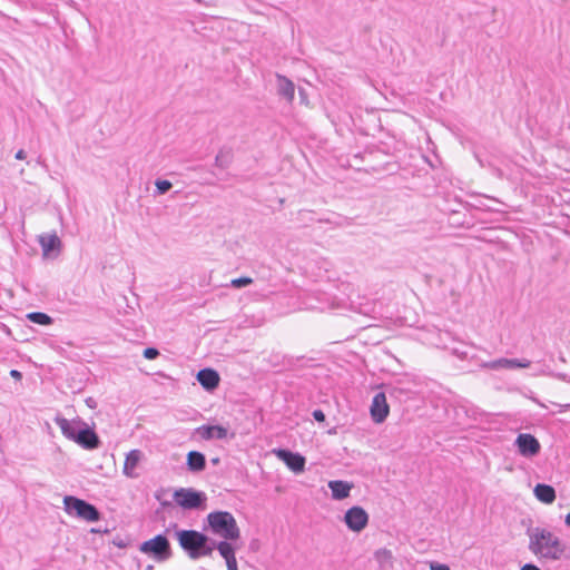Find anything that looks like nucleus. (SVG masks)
Listing matches in <instances>:
<instances>
[{"mask_svg": "<svg viewBox=\"0 0 570 570\" xmlns=\"http://www.w3.org/2000/svg\"><path fill=\"white\" fill-rule=\"evenodd\" d=\"M529 550L541 558L561 560L567 551V544L546 528L527 529Z\"/></svg>", "mask_w": 570, "mask_h": 570, "instance_id": "1", "label": "nucleus"}, {"mask_svg": "<svg viewBox=\"0 0 570 570\" xmlns=\"http://www.w3.org/2000/svg\"><path fill=\"white\" fill-rule=\"evenodd\" d=\"M170 527H173L174 538L177 540L179 548L190 560L212 557L213 538L205 531L180 529L176 522H171Z\"/></svg>", "mask_w": 570, "mask_h": 570, "instance_id": "2", "label": "nucleus"}, {"mask_svg": "<svg viewBox=\"0 0 570 570\" xmlns=\"http://www.w3.org/2000/svg\"><path fill=\"white\" fill-rule=\"evenodd\" d=\"M53 421L60 428L65 438L77 443L82 449L91 451L100 448L101 440L96 433L95 428L89 426L82 419L68 420L58 414Z\"/></svg>", "mask_w": 570, "mask_h": 570, "instance_id": "3", "label": "nucleus"}, {"mask_svg": "<svg viewBox=\"0 0 570 570\" xmlns=\"http://www.w3.org/2000/svg\"><path fill=\"white\" fill-rule=\"evenodd\" d=\"M203 531L223 539H240V529L229 511L216 510L203 520Z\"/></svg>", "mask_w": 570, "mask_h": 570, "instance_id": "4", "label": "nucleus"}, {"mask_svg": "<svg viewBox=\"0 0 570 570\" xmlns=\"http://www.w3.org/2000/svg\"><path fill=\"white\" fill-rule=\"evenodd\" d=\"M170 530H173V527L169 524L164 532L140 542L138 550L158 563L168 561L174 554L170 541L167 537Z\"/></svg>", "mask_w": 570, "mask_h": 570, "instance_id": "5", "label": "nucleus"}, {"mask_svg": "<svg viewBox=\"0 0 570 570\" xmlns=\"http://www.w3.org/2000/svg\"><path fill=\"white\" fill-rule=\"evenodd\" d=\"M63 509L67 514L87 522H98L102 519V513L95 504L75 495H65Z\"/></svg>", "mask_w": 570, "mask_h": 570, "instance_id": "6", "label": "nucleus"}, {"mask_svg": "<svg viewBox=\"0 0 570 570\" xmlns=\"http://www.w3.org/2000/svg\"><path fill=\"white\" fill-rule=\"evenodd\" d=\"M173 499L183 510L202 511L206 509V493L194 488L176 489L173 493Z\"/></svg>", "mask_w": 570, "mask_h": 570, "instance_id": "7", "label": "nucleus"}, {"mask_svg": "<svg viewBox=\"0 0 570 570\" xmlns=\"http://www.w3.org/2000/svg\"><path fill=\"white\" fill-rule=\"evenodd\" d=\"M343 521L350 531L360 533L367 527L370 515L363 507L353 505L345 511Z\"/></svg>", "mask_w": 570, "mask_h": 570, "instance_id": "8", "label": "nucleus"}, {"mask_svg": "<svg viewBox=\"0 0 570 570\" xmlns=\"http://www.w3.org/2000/svg\"><path fill=\"white\" fill-rule=\"evenodd\" d=\"M275 456L294 473L299 474L305 471L306 458L298 452H293L286 448H277L272 451Z\"/></svg>", "mask_w": 570, "mask_h": 570, "instance_id": "9", "label": "nucleus"}, {"mask_svg": "<svg viewBox=\"0 0 570 570\" xmlns=\"http://www.w3.org/2000/svg\"><path fill=\"white\" fill-rule=\"evenodd\" d=\"M518 453L524 458H533L541 451V444L531 433H520L515 441Z\"/></svg>", "mask_w": 570, "mask_h": 570, "instance_id": "10", "label": "nucleus"}, {"mask_svg": "<svg viewBox=\"0 0 570 570\" xmlns=\"http://www.w3.org/2000/svg\"><path fill=\"white\" fill-rule=\"evenodd\" d=\"M390 413V406L386 402L384 392H379L373 396L370 407V414L374 423H383Z\"/></svg>", "mask_w": 570, "mask_h": 570, "instance_id": "11", "label": "nucleus"}, {"mask_svg": "<svg viewBox=\"0 0 570 570\" xmlns=\"http://www.w3.org/2000/svg\"><path fill=\"white\" fill-rule=\"evenodd\" d=\"M196 380L206 392L212 393L219 386L220 375L213 367H204L197 372Z\"/></svg>", "mask_w": 570, "mask_h": 570, "instance_id": "12", "label": "nucleus"}, {"mask_svg": "<svg viewBox=\"0 0 570 570\" xmlns=\"http://www.w3.org/2000/svg\"><path fill=\"white\" fill-rule=\"evenodd\" d=\"M195 434L206 441L224 440L228 435V430L220 424H203L195 429Z\"/></svg>", "mask_w": 570, "mask_h": 570, "instance_id": "13", "label": "nucleus"}, {"mask_svg": "<svg viewBox=\"0 0 570 570\" xmlns=\"http://www.w3.org/2000/svg\"><path fill=\"white\" fill-rule=\"evenodd\" d=\"M39 243L42 248V255L45 257H57L60 253L61 240L57 236V234L52 235H41L39 237Z\"/></svg>", "mask_w": 570, "mask_h": 570, "instance_id": "14", "label": "nucleus"}, {"mask_svg": "<svg viewBox=\"0 0 570 570\" xmlns=\"http://www.w3.org/2000/svg\"><path fill=\"white\" fill-rule=\"evenodd\" d=\"M238 539H223L215 540L213 539L212 543V553L217 550L219 556L226 560L234 559L236 557L237 546L235 542Z\"/></svg>", "mask_w": 570, "mask_h": 570, "instance_id": "15", "label": "nucleus"}, {"mask_svg": "<svg viewBox=\"0 0 570 570\" xmlns=\"http://www.w3.org/2000/svg\"><path fill=\"white\" fill-rule=\"evenodd\" d=\"M327 487L331 490L332 499L335 501H342L350 497L354 484L345 480H331L328 481Z\"/></svg>", "mask_w": 570, "mask_h": 570, "instance_id": "16", "label": "nucleus"}, {"mask_svg": "<svg viewBox=\"0 0 570 570\" xmlns=\"http://www.w3.org/2000/svg\"><path fill=\"white\" fill-rule=\"evenodd\" d=\"M277 95L292 102L295 96L294 82L284 75L276 73Z\"/></svg>", "mask_w": 570, "mask_h": 570, "instance_id": "17", "label": "nucleus"}, {"mask_svg": "<svg viewBox=\"0 0 570 570\" xmlns=\"http://www.w3.org/2000/svg\"><path fill=\"white\" fill-rule=\"evenodd\" d=\"M186 469L191 473H199L206 469V456L203 452L193 450L187 453Z\"/></svg>", "mask_w": 570, "mask_h": 570, "instance_id": "18", "label": "nucleus"}, {"mask_svg": "<svg viewBox=\"0 0 570 570\" xmlns=\"http://www.w3.org/2000/svg\"><path fill=\"white\" fill-rule=\"evenodd\" d=\"M535 499L544 504H551L556 501V489L547 483H537L533 489Z\"/></svg>", "mask_w": 570, "mask_h": 570, "instance_id": "19", "label": "nucleus"}, {"mask_svg": "<svg viewBox=\"0 0 570 570\" xmlns=\"http://www.w3.org/2000/svg\"><path fill=\"white\" fill-rule=\"evenodd\" d=\"M142 456V452L140 450H131L127 453L122 472L126 476L134 478L136 476L134 470L138 466L140 459Z\"/></svg>", "mask_w": 570, "mask_h": 570, "instance_id": "20", "label": "nucleus"}, {"mask_svg": "<svg viewBox=\"0 0 570 570\" xmlns=\"http://www.w3.org/2000/svg\"><path fill=\"white\" fill-rule=\"evenodd\" d=\"M234 160V150L232 147L223 146L219 148L214 165L220 169H227Z\"/></svg>", "mask_w": 570, "mask_h": 570, "instance_id": "21", "label": "nucleus"}, {"mask_svg": "<svg viewBox=\"0 0 570 570\" xmlns=\"http://www.w3.org/2000/svg\"><path fill=\"white\" fill-rule=\"evenodd\" d=\"M374 558L382 569H384L386 566L392 567L393 564L392 551L386 548H381L376 550L374 552Z\"/></svg>", "mask_w": 570, "mask_h": 570, "instance_id": "22", "label": "nucleus"}, {"mask_svg": "<svg viewBox=\"0 0 570 570\" xmlns=\"http://www.w3.org/2000/svg\"><path fill=\"white\" fill-rule=\"evenodd\" d=\"M27 320L33 324L48 326L53 323V318L43 312H30L27 314Z\"/></svg>", "mask_w": 570, "mask_h": 570, "instance_id": "23", "label": "nucleus"}, {"mask_svg": "<svg viewBox=\"0 0 570 570\" xmlns=\"http://www.w3.org/2000/svg\"><path fill=\"white\" fill-rule=\"evenodd\" d=\"M508 364H509L508 358L501 357V358L493 360L490 362H483V363H481V367L489 368L492 371H500V370H508Z\"/></svg>", "mask_w": 570, "mask_h": 570, "instance_id": "24", "label": "nucleus"}, {"mask_svg": "<svg viewBox=\"0 0 570 570\" xmlns=\"http://www.w3.org/2000/svg\"><path fill=\"white\" fill-rule=\"evenodd\" d=\"M155 186H156L155 195H164L170 190V188L173 187V184H171V181H169L167 179L158 178L155 181Z\"/></svg>", "mask_w": 570, "mask_h": 570, "instance_id": "25", "label": "nucleus"}, {"mask_svg": "<svg viewBox=\"0 0 570 570\" xmlns=\"http://www.w3.org/2000/svg\"><path fill=\"white\" fill-rule=\"evenodd\" d=\"M508 370L528 368L531 362L527 358H508Z\"/></svg>", "mask_w": 570, "mask_h": 570, "instance_id": "26", "label": "nucleus"}, {"mask_svg": "<svg viewBox=\"0 0 570 570\" xmlns=\"http://www.w3.org/2000/svg\"><path fill=\"white\" fill-rule=\"evenodd\" d=\"M252 283H253V278H250L248 276H240V277H237V278H234L230 281V285L234 288H243V287L250 285Z\"/></svg>", "mask_w": 570, "mask_h": 570, "instance_id": "27", "label": "nucleus"}, {"mask_svg": "<svg viewBox=\"0 0 570 570\" xmlns=\"http://www.w3.org/2000/svg\"><path fill=\"white\" fill-rule=\"evenodd\" d=\"M159 354L160 353H159L158 348H156L154 346H148L142 351V356L147 360H155L159 356Z\"/></svg>", "mask_w": 570, "mask_h": 570, "instance_id": "28", "label": "nucleus"}, {"mask_svg": "<svg viewBox=\"0 0 570 570\" xmlns=\"http://www.w3.org/2000/svg\"><path fill=\"white\" fill-rule=\"evenodd\" d=\"M111 543L120 549H125L130 544L129 538H122L120 535H116Z\"/></svg>", "mask_w": 570, "mask_h": 570, "instance_id": "29", "label": "nucleus"}, {"mask_svg": "<svg viewBox=\"0 0 570 570\" xmlns=\"http://www.w3.org/2000/svg\"><path fill=\"white\" fill-rule=\"evenodd\" d=\"M164 492H165V490H163V489L156 491L155 492V499L160 502V505L163 508H171L173 503L170 501L161 500V495H163Z\"/></svg>", "mask_w": 570, "mask_h": 570, "instance_id": "30", "label": "nucleus"}, {"mask_svg": "<svg viewBox=\"0 0 570 570\" xmlns=\"http://www.w3.org/2000/svg\"><path fill=\"white\" fill-rule=\"evenodd\" d=\"M312 416L318 423H324L325 420H326V415H325V413L321 409H315L312 412Z\"/></svg>", "mask_w": 570, "mask_h": 570, "instance_id": "31", "label": "nucleus"}, {"mask_svg": "<svg viewBox=\"0 0 570 570\" xmlns=\"http://www.w3.org/2000/svg\"><path fill=\"white\" fill-rule=\"evenodd\" d=\"M452 354L456 355L461 360H466L469 357V351L459 347H453Z\"/></svg>", "mask_w": 570, "mask_h": 570, "instance_id": "32", "label": "nucleus"}, {"mask_svg": "<svg viewBox=\"0 0 570 570\" xmlns=\"http://www.w3.org/2000/svg\"><path fill=\"white\" fill-rule=\"evenodd\" d=\"M430 570H450V567L445 563L432 561V562H430Z\"/></svg>", "mask_w": 570, "mask_h": 570, "instance_id": "33", "label": "nucleus"}, {"mask_svg": "<svg viewBox=\"0 0 570 570\" xmlns=\"http://www.w3.org/2000/svg\"><path fill=\"white\" fill-rule=\"evenodd\" d=\"M227 570H238L236 557L234 559L226 560Z\"/></svg>", "mask_w": 570, "mask_h": 570, "instance_id": "34", "label": "nucleus"}, {"mask_svg": "<svg viewBox=\"0 0 570 570\" xmlns=\"http://www.w3.org/2000/svg\"><path fill=\"white\" fill-rule=\"evenodd\" d=\"M521 570H541L537 564L528 562L521 567Z\"/></svg>", "mask_w": 570, "mask_h": 570, "instance_id": "35", "label": "nucleus"}, {"mask_svg": "<svg viewBox=\"0 0 570 570\" xmlns=\"http://www.w3.org/2000/svg\"><path fill=\"white\" fill-rule=\"evenodd\" d=\"M10 376L17 381H20L22 379V373L13 368L10 371Z\"/></svg>", "mask_w": 570, "mask_h": 570, "instance_id": "36", "label": "nucleus"}, {"mask_svg": "<svg viewBox=\"0 0 570 570\" xmlns=\"http://www.w3.org/2000/svg\"><path fill=\"white\" fill-rule=\"evenodd\" d=\"M86 404L88 407L90 409H96L97 407V402L94 397L89 396L86 399Z\"/></svg>", "mask_w": 570, "mask_h": 570, "instance_id": "37", "label": "nucleus"}, {"mask_svg": "<svg viewBox=\"0 0 570 570\" xmlns=\"http://www.w3.org/2000/svg\"><path fill=\"white\" fill-rule=\"evenodd\" d=\"M27 157V154L23 149H19L17 153H16V159H19V160H22Z\"/></svg>", "mask_w": 570, "mask_h": 570, "instance_id": "38", "label": "nucleus"}, {"mask_svg": "<svg viewBox=\"0 0 570 570\" xmlns=\"http://www.w3.org/2000/svg\"><path fill=\"white\" fill-rule=\"evenodd\" d=\"M298 94L301 96L302 102H305L307 100V95L304 88H299Z\"/></svg>", "mask_w": 570, "mask_h": 570, "instance_id": "39", "label": "nucleus"}, {"mask_svg": "<svg viewBox=\"0 0 570 570\" xmlns=\"http://www.w3.org/2000/svg\"><path fill=\"white\" fill-rule=\"evenodd\" d=\"M551 375H552L553 377H557V379L562 380V381H566V380H567V376H568L567 374H562V373H557V374L551 373Z\"/></svg>", "mask_w": 570, "mask_h": 570, "instance_id": "40", "label": "nucleus"}, {"mask_svg": "<svg viewBox=\"0 0 570 570\" xmlns=\"http://www.w3.org/2000/svg\"><path fill=\"white\" fill-rule=\"evenodd\" d=\"M564 523H566L567 527L570 528V512L568 514H566Z\"/></svg>", "mask_w": 570, "mask_h": 570, "instance_id": "41", "label": "nucleus"}, {"mask_svg": "<svg viewBox=\"0 0 570 570\" xmlns=\"http://www.w3.org/2000/svg\"><path fill=\"white\" fill-rule=\"evenodd\" d=\"M91 532H92V533H102V530H100V529H95V528H94V529H91ZM104 532H105V533H107V532H108V529H105V530H104Z\"/></svg>", "mask_w": 570, "mask_h": 570, "instance_id": "42", "label": "nucleus"}, {"mask_svg": "<svg viewBox=\"0 0 570 570\" xmlns=\"http://www.w3.org/2000/svg\"><path fill=\"white\" fill-rule=\"evenodd\" d=\"M210 462H212V464L217 465V464H219L220 459L216 456V458H213V459L210 460Z\"/></svg>", "mask_w": 570, "mask_h": 570, "instance_id": "43", "label": "nucleus"}, {"mask_svg": "<svg viewBox=\"0 0 570 570\" xmlns=\"http://www.w3.org/2000/svg\"><path fill=\"white\" fill-rule=\"evenodd\" d=\"M335 433H336V428L328 430V434H335Z\"/></svg>", "mask_w": 570, "mask_h": 570, "instance_id": "44", "label": "nucleus"}, {"mask_svg": "<svg viewBox=\"0 0 570 570\" xmlns=\"http://www.w3.org/2000/svg\"><path fill=\"white\" fill-rule=\"evenodd\" d=\"M154 569H155V567H154L153 564H148V566L146 567V570H154Z\"/></svg>", "mask_w": 570, "mask_h": 570, "instance_id": "45", "label": "nucleus"}]
</instances>
